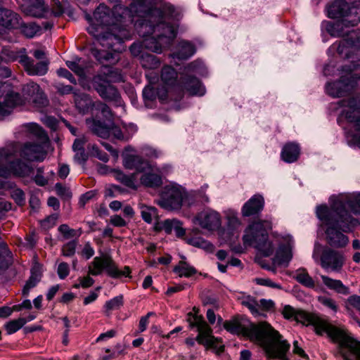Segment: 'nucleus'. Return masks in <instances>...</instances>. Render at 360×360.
<instances>
[{"label":"nucleus","mask_w":360,"mask_h":360,"mask_svg":"<svg viewBox=\"0 0 360 360\" xmlns=\"http://www.w3.org/2000/svg\"><path fill=\"white\" fill-rule=\"evenodd\" d=\"M272 228L269 221H257L250 224L243 237L245 245L255 247L265 257L273 254L274 247L268 240V231Z\"/></svg>","instance_id":"obj_7"},{"label":"nucleus","mask_w":360,"mask_h":360,"mask_svg":"<svg viewBox=\"0 0 360 360\" xmlns=\"http://www.w3.org/2000/svg\"><path fill=\"white\" fill-rule=\"evenodd\" d=\"M146 77L148 78L150 84L146 86L143 89V96L146 101H153L158 96H159V93H158L157 89L153 85V82H155L158 79V77L155 76V77L153 78V81H152V78L151 79L149 78L148 75H146ZM160 98L161 99H162L163 96L162 95L160 96Z\"/></svg>","instance_id":"obj_36"},{"label":"nucleus","mask_w":360,"mask_h":360,"mask_svg":"<svg viewBox=\"0 0 360 360\" xmlns=\"http://www.w3.org/2000/svg\"><path fill=\"white\" fill-rule=\"evenodd\" d=\"M75 103L79 112L87 113L93 107V101L91 97L86 94L74 92Z\"/></svg>","instance_id":"obj_27"},{"label":"nucleus","mask_w":360,"mask_h":360,"mask_svg":"<svg viewBox=\"0 0 360 360\" xmlns=\"http://www.w3.org/2000/svg\"><path fill=\"white\" fill-rule=\"evenodd\" d=\"M86 123L91 131L98 136L105 139L110 136V125L104 124L94 119L87 120Z\"/></svg>","instance_id":"obj_29"},{"label":"nucleus","mask_w":360,"mask_h":360,"mask_svg":"<svg viewBox=\"0 0 360 360\" xmlns=\"http://www.w3.org/2000/svg\"><path fill=\"white\" fill-rule=\"evenodd\" d=\"M26 323L27 320L25 318L12 320L5 325V329L7 333L11 335L20 330Z\"/></svg>","instance_id":"obj_45"},{"label":"nucleus","mask_w":360,"mask_h":360,"mask_svg":"<svg viewBox=\"0 0 360 360\" xmlns=\"http://www.w3.org/2000/svg\"><path fill=\"white\" fill-rule=\"evenodd\" d=\"M21 65L26 72L30 75H44L49 70V60H44L34 63L32 58L28 56H23L21 58Z\"/></svg>","instance_id":"obj_21"},{"label":"nucleus","mask_w":360,"mask_h":360,"mask_svg":"<svg viewBox=\"0 0 360 360\" xmlns=\"http://www.w3.org/2000/svg\"><path fill=\"white\" fill-rule=\"evenodd\" d=\"M190 327L197 328L198 335L196 341L207 347H216L218 342L217 338L212 335V330L204 321L201 316L195 315L188 319Z\"/></svg>","instance_id":"obj_17"},{"label":"nucleus","mask_w":360,"mask_h":360,"mask_svg":"<svg viewBox=\"0 0 360 360\" xmlns=\"http://www.w3.org/2000/svg\"><path fill=\"white\" fill-rule=\"evenodd\" d=\"M58 231L61 233L65 239H70L72 238H79L82 233V229H73L68 226L67 224H62L58 227Z\"/></svg>","instance_id":"obj_44"},{"label":"nucleus","mask_w":360,"mask_h":360,"mask_svg":"<svg viewBox=\"0 0 360 360\" xmlns=\"http://www.w3.org/2000/svg\"><path fill=\"white\" fill-rule=\"evenodd\" d=\"M352 341L356 343V348L354 349H348L346 352V355L342 352H340L345 360H360V342L352 339Z\"/></svg>","instance_id":"obj_51"},{"label":"nucleus","mask_w":360,"mask_h":360,"mask_svg":"<svg viewBox=\"0 0 360 360\" xmlns=\"http://www.w3.org/2000/svg\"><path fill=\"white\" fill-rule=\"evenodd\" d=\"M300 149L297 144L288 143L284 146L281 151V158L283 161L291 163L295 162L300 155Z\"/></svg>","instance_id":"obj_28"},{"label":"nucleus","mask_w":360,"mask_h":360,"mask_svg":"<svg viewBox=\"0 0 360 360\" xmlns=\"http://www.w3.org/2000/svg\"><path fill=\"white\" fill-rule=\"evenodd\" d=\"M157 1L132 0L129 6L117 4L112 8L101 4L95 9L93 16L86 13L85 18L89 24L86 30L95 39L91 55L101 63H116V52L122 51L124 41L131 38L129 26L137 17L150 20L153 15L148 12Z\"/></svg>","instance_id":"obj_1"},{"label":"nucleus","mask_w":360,"mask_h":360,"mask_svg":"<svg viewBox=\"0 0 360 360\" xmlns=\"http://www.w3.org/2000/svg\"><path fill=\"white\" fill-rule=\"evenodd\" d=\"M157 203L167 210H179L184 204L188 206L193 205V202L189 200L188 193L177 184L166 186Z\"/></svg>","instance_id":"obj_11"},{"label":"nucleus","mask_w":360,"mask_h":360,"mask_svg":"<svg viewBox=\"0 0 360 360\" xmlns=\"http://www.w3.org/2000/svg\"><path fill=\"white\" fill-rule=\"evenodd\" d=\"M114 72L107 65L102 72L94 76L91 84L98 95L104 100L112 102L116 106H122L123 101L117 88L111 84Z\"/></svg>","instance_id":"obj_10"},{"label":"nucleus","mask_w":360,"mask_h":360,"mask_svg":"<svg viewBox=\"0 0 360 360\" xmlns=\"http://www.w3.org/2000/svg\"><path fill=\"white\" fill-rule=\"evenodd\" d=\"M22 92L25 98H22L18 93L10 91V86L8 84L4 83L0 85V94L3 97L6 96L8 94H18L19 97L22 100L21 104L15 105L14 108L22 105L25 103V101L32 102L37 107H43L48 104V100L40 89V86L32 82L24 85L22 88Z\"/></svg>","instance_id":"obj_13"},{"label":"nucleus","mask_w":360,"mask_h":360,"mask_svg":"<svg viewBox=\"0 0 360 360\" xmlns=\"http://www.w3.org/2000/svg\"><path fill=\"white\" fill-rule=\"evenodd\" d=\"M41 277V274L39 271L35 269L32 270L31 276L22 289V295L24 296L28 295L30 290L37 285V284L39 282Z\"/></svg>","instance_id":"obj_38"},{"label":"nucleus","mask_w":360,"mask_h":360,"mask_svg":"<svg viewBox=\"0 0 360 360\" xmlns=\"http://www.w3.org/2000/svg\"><path fill=\"white\" fill-rule=\"evenodd\" d=\"M224 328L233 334L242 335L258 344L269 359L289 360L287 354L290 345L270 324H258L233 319L224 323Z\"/></svg>","instance_id":"obj_4"},{"label":"nucleus","mask_w":360,"mask_h":360,"mask_svg":"<svg viewBox=\"0 0 360 360\" xmlns=\"http://www.w3.org/2000/svg\"><path fill=\"white\" fill-rule=\"evenodd\" d=\"M113 173L115 178L124 186L134 189L137 188V173L127 175L120 170H115Z\"/></svg>","instance_id":"obj_32"},{"label":"nucleus","mask_w":360,"mask_h":360,"mask_svg":"<svg viewBox=\"0 0 360 360\" xmlns=\"http://www.w3.org/2000/svg\"><path fill=\"white\" fill-rule=\"evenodd\" d=\"M11 197L19 205L22 204L25 200V193L19 188L13 189L11 191Z\"/></svg>","instance_id":"obj_64"},{"label":"nucleus","mask_w":360,"mask_h":360,"mask_svg":"<svg viewBox=\"0 0 360 360\" xmlns=\"http://www.w3.org/2000/svg\"><path fill=\"white\" fill-rule=\"evenodd\" d=\"M44 173V168L43 167H39L37 170V174L34 177V180L35 183L41 186H45L47 184L48 181L47 179L43 176Z\"/></svg>","instance_id":"obj_62"},{"label":"nucleus","mask_w":360,"mask_h":360,"mask_svg":"<svg viewBox=\"0 0 360 360\" xmlns=\"http://www.w3.org/2000/svg\"><path fill=\"white\" fill-rule=\"evenodd\" d=\"M193 222L202 229L209 231H215L221 226V217L220 214L212 209H205L196 214Z\"/></svg>","instance_id":"obj_18"},{"label":"nucleus","mask_w":360,"mask_h":360,"mask_svg":"<svg viewBox=\"0 0 360 360\" xmlns=\"http://www.w3.org/2000/svg\"><path fill=\"white\" fill-rule=\"evenodd\" d=\"M318 300L321 304H322L325 307L330 309L333 311H337L338 306L333 299L325 296H321L318 297Z\"/></svg>","instance_id":"obj_58"},{"label":"nucleus","mask_w":360,"mask_h":360,"mask_svg":"<svg viewBox=\"0 0 360 360\" xmlns=\"http://www.w3.org/2000/svg\"><path fill=\"white\" fill-rule=\"evenodd\" d=\"M360 22V8H354L350 15H346V18H340L335 22L323 21L322 27L332 37H344L349 32L345 31L344 27H354Z\"/></svg>","instance_id":"obj_14"},{"label":"nucleus","mask_w":360,"mask_h":360,"mask_svg":"<svg viewBox=\"0 0 360 360\" xmlns=\"http://www.w3.org/2000/svg\"><path fill=\"white\" fill-rule=\"evenodd\" d=\"M330 207L319 205L316 207V216L325 226L326 240L335 248H343L349 243V238L343 232H349L356 226L359 221L353 214H360V192L342 193L330 198Z\"/></svg>","instance_id":"obj_3"},{"label":"nucleus","mask_w":360,"mask_h":360,"mask_svg":"<svg viewBox=\"0 0 360 360\" xmlns=\"http://www.w3.org/2000/svg\"><path fill=\"white\" fill-rule=\"evenodd\" d=\"M4 54L7 56L8 60L10 61L18 60L21 64V58L23 56H27L25 49H21L18 51L5 50Z\"/></svg>","instance_id":"obj_49"},{"label":"nucleus","mask_w":360,"mask_h":360,"mask_svg":"<svg viewBox=\"0 0 360 360\" xmlns=\"http://www.w3.org/2000/svg\"><path fill=\"white\" fill-rule=\"evenodd\" d=\"M88 149L91 152V154L93 156L96 157L101 161L106 162L108 161V155L106 153L101 151L97 146L95 144H89L88 146Z\"/></svg>","instance_id":"obj_54"},{"label":"nucleus","mask_w":360,"mask_h":360,"mask_svg":"<svg viewBox=\"0 0 360 360\" xmlns=\"http://www.w3.org/2000/svg\"><path fill=\"white\" fill-rule=\"evenodd\" d=\"M77 245V241L75 240L69 241L64 244L61 249L62 255L64 257H72L75 254Z\"/></svg>","instance_id":"obj_52"},{"label":"nucleus","mask_w":360,"mask_h":360,"mask_svg":"<svg viewBox=\"0 0 360 360\" xmlns=\"http://www.w3.org/2000/svg\"><path fill=\"white\" fill-rule=\"evenodd\" d=\"M56 193L58 195L65 198H70L72 193L68 188L63 186L61 184L57 183L55 186Z\"/></svg>","instance_id":"obj_61"},{"label":"nucleus","mask_w":360,"mask_h":360,"mask_svg":"<svg viewBox=\"0 0 360 360\" xmlns=\"http://www.w3.org/2000/svg\"><path fill=\"white\" fill-rule=\"evenodd\" d=\"M140 210L141 217L146 223L150 224L153 219L158 217V210L154 207L141 205Z\"/></svg>","instance_id":"obj_42"},{"label":"nucleus","mask_w":360,"mask_h":360,"mask_svg":"<svg viewBox=\"0 0 360 360\" xmlns=\"http://www.w3.org/2000/svg\"><path fill=\"white\" fill-rule=\"evenodd\" d=\"M110 135L118 140L127 141L130 139V136L122 134L121 129L112 124L110 125Z\"/></svg>","instance_id":"obj_59"},{"label":"nucleus","mask_w":360,"mask_h":360,"mask_svg":"<svg viewBox=\"0 0 360 360\" xmlns=\"http://www.w3.org/2000/svg\"><path fill=\"white\" fill-rule=\"evenodd\" d=\"M139 174H141L139 177L140 183L146 187L157 188L162 183L161 171L150 163L149 167Z\"/></svg>","instance_id":"obj_20"},{"label":"nucleus","mask_w":360,"mask_h":360,"mask_svg":"<svg viewBox=\"0 0 360 360\" xmlns=\"http://www.w3.org/2000/svg\"><path fill=\"white\" fill-rule=\"evenodd\" d=\"M58 217V215L56 214L49 216L47 218L41 221V227L46 230L53 227L56 225Z\"/></svg>","instance_id":"obj_57"},{"label":"nucleus","mask_w":360,"mask_h":360,"mask_svg":"<svg viewBox=\"0 0 360 360\" xmlns=\"http://www.w3.org/2000/svg\"><path fill=\"white\" fill-rule=\"evenodd\" d=\"M123 165L126 169H135V173L138 174L149 167V162L143 160L140 155L127 154L123 158Z\"/></svg>","instance_id":"obj_25"},{"label":"nucleus","mask_w":360,"mask_h":360,"mask_svg":"<svg viewBox=\"0 0 360 360\" xmlns=\"http://www.w3.org/2000/svg\"><path fill=\"white\" fill-rule=\"evenodd\" d=\"M331 48L335 49L339 55L345 58H349L352 53L356 51V59L360 60V30L349 32L345 39L335 43Z\"/></svg>","instance_id":"obj_16"},{"label":"nucleus","mask_w":360,"mask_h":360,"mask_svg":"<svg viewBox=\"0 0 360 360\" xmlns=\"http://www.w3.org/2000/svg\"><path fill=\"white\" fill-rule=\"evenodd\" d=\"M186 75L181 77V83L184 89L191 95L203 96L205 93V87L195 77L190 75L191 73L203 75L205 65L202 61L195 60L185 67Z\"/></svg>","instance_id":"obj_12"},{"label":"nucleus","mask_w":360,"mask_h":360,"mask_svg":"<svg viewBox=\"0 0 360 360\" xmlns=\"http://www.w3.org/2000/svg\"><path fill=\"white\" fill-rule=\"evenodd\" d=\"M57 273L60 279H65L70 273V267L68 263L60 262L58 264Z\"/></svg>","instance_id":"obj_60"},{"label":"nucleus","mask_w":360,"mask_h":360,"mask_svg":"<svg viewBox=\"0 0 360 360\" xmlns=\"http://www.w3.org/2000/svg\"><path fill=\"white\" fill-rule=\"evenodd\" d=\"M294 278L298 283L305 287L309 288H314L315 287L314 281L304 268H300L296 270Z\"/></svg>","instance_id":"obj_34"},{"label":"nucleus","mask_w":360,"mask_h":360,"mask_svg":"<svg viewBox=\"0 0 360 360\" xmlns=\"http://www.w3.org/2000/svg\"><path fill=\"white\" fill-rule=\"evenodd\" d=\"M20 17L11 10L0 9V25L7 29H16Z\"/></svg>","instance_id":"obj_26"},{"label":"nucleus","mask_w":360,"mask_h":360,"mask_svg":"<svg viewBox=\"0 0 360 360\" xmlns=\"http://www.w3.org/2000/svg\"><path fill=\"white\" fill-rule=\"evenodd\" d=\"M338 104L342 108L341 116L352 124L353 129L347 132V142L360 148V98L342 100Z\"/></svg>","instance_id":"obj_9"},{"label":"nucleus","mask_w":360,"mask_h":360,"mask_svg":"<svg viewBox=\"0 0 360 360\" xmlns=\"http://www.w3.org/2000/svg\"><path fill=\"white\" fill-rule=\"evenodd\" d=\"M177 78V73L171 66L163 67L161 72V79L167 85L173 84Z\"/></svg>","instance_id":"obj_40"},{"label":"nucleus","mask_w":360,"mask_h":360,"mask_svg":"<svg viewBox=\"0 0 360 360\" xmlns=\"http://www.w3.org/2000/svg\"><path fill=\"white\" fill-rule=\"evenodd\" d=\"M28 131L37 139V142H27L21 148L20 155L29 161H43L46 156V148L49 137L38 124L32 123L27 126Z\"/></svg>","instance_id":"obj_8"},{"label":"nucleus","mask_w":360,"mask_h":360,"mask_svg":"<svg viewBox=\"0 0 360 360\" xmlns=\"http://www.w3.org/2000/svg\"><path fill=\"white\" fill-rule=\"evenodd\" d=\"M123 304V297L119 295L107 301L104 305L105 313L109 315L110 311L119 309Z\"/></svg>","instance_id":"obj_46"},{"label":"nucleus","mask_w":360,"mask_h":360,"mask_svg":"<svg viewBox=\"0 0 360 360\" xmlns=\"http://www.w3.org/2000/svg\"><path fill=\"white\" fill-rule=\"evenodd\" d=\"M140 63L145 69L155 70L160 67L161 62L157 56L146 53L141 56Z\"/></svg>","instance_id":"obj_35"},{"label":"nucleus","mask_w":360,"mask_h":360,"mask_svg":"<svg viewBox=\"0 0 360 360\" xmlns=\"http://www.w3.org/2000/svg\"><path fill=\"white\" fill-rule=\"evenodd\" d=\"M356 6H350L344 0H337L326 7L328 16L330 18H346L352 10Z\"/></svg>","instance_id":"obj_23"},{"label":"nucleus","mask_w":360,"mask_h":360,"mask_svg":"<svg viewBox=\"0 0 360 360\" xmlns=\"http://www.w3.org/2000/svg\"><path fill=\"white\" fill-rule=\"evenodd\" d=\"M323 283L329 289L333 290L338 293L347 295L349 293L348 288L343 285L341 281L333 279L326 276H321Z\"/></svg>","instance_id":"obj_33"},{"label":"nucleus","mask_w":360,"mask_h":360,"mask_svg":"<svg viewBox=\"0 0 360 360\" xmlns=\"http://www.w3.org/2000/svg\"><path fill=\"white\" fill-rule=\"evenodd\" d=\"M148 13L153 15L150 20L146 17H137L134 22L139 34L143 37L142 44L135 42L129 48L135 57L146 54L143 47L160 53L170 46L176 37V28L169 20H179L181 12L179 10L170 4H164L161 8L153 4Z\"/></svg>","instance_id":"obj_2"},{"label":"nucleus","mask_w":360,"mask_h":360,"mask_svg":"<svg viewBox=\"0 0 360 360\" xmlns=\"http://www.w3.org/2000/svg\"><path fill=\"white\" fill-rule=\"evenodd\" d=\"M18 28L20 30L22 34L28 38L34 37L40 30V27L35 23H21L20 20H19V26L16 29Z\"/></svg>","instance_id":"obj_39"},{"label":"nucleus","mask_w":360,"mask_h":360,"mask_svg":"<svg viewBox=\"0 0 360 360\" xmlns=\"http://www.w3.org/2000/svg\"><path fill=\"white\" fill-rule=\"evenodd\" d=\"M264 205V200L259 194L254 195L243 206L241 212L244 217H250L261 212Z\"/></svg>","instance_id":"obj_24"},{"label":"nucleus","mask_w":360,"mask_h":360,"mask_svg":"<svg viewBox=\"0 0 360 360\" xmlns=\"http://www.w3.org/2000/svg\"><path fill=\"white\" fill-rule=\"evenodd\" d=\"M141 153L148 158H157L162 154L161 151L146 145L141 148Z\"/></svg>","instance_id":"obj_53"},{"label":"nucleus","mask_w":360,"mask_h":360,"mask_svg":"<svg viewBox=\"0 0 360 360\" xmlns=\"http://www.w3.org/2000/svg\"><path fill=\"white\" fill-rule=\"evenodd\" d=\"M180 277H190L196 273V269L186 262L181 261L174 269Z\"/></svg>","instance_id":"obj_37"},{"label":"nucleus","mask_w":360,"mask_h":360,"mask_svg":"<svg viewBox=\"0 0 360 360\" xmlns=\"http://www.w3.org/2000/svg\"><path fill=\"white\" fill-rule=\"evenodd\" d=\"M187 243L194 247L202 248L207 252H212L214 249V245L211 243L201 237L188 238Z\"/></svg>","instance_id":"obj_41"},{"label":"nucleus","mask_w":360,"mask_h":360,"mask_svg":"<svg viewBox=\"0 0 360 360\" xmlns=\"http://www.w3.org/2000/svg\"><path fill=\"white\" fill-rule=\"evenodd\" d=\"M207 188V185H205L200 190L188 193L190 202H193V204L194 199H198L201 202H208L210 201L209 197L205 194L204 191Z\"/></svg>","instance_id":"obj_48"},{"label":"nucleus","mask_w":360,"mask_h":360,"mask_svg":"<svg viewBox=\"0 0 360 360\" xmlns=\"http://www.w3.org/2000/svg\"><path fill=\"white\" fill-rule=\"evenodd\" d=\"M343 262V256L330 249H326L321 257V266L324 269L330 268L333 270H338L342 267Z\"/></svg>","instance_id":"obj_22"},{"label":"nucleus","mask_w":360,"mask_h":360,"mask_svg":"<svg viewBox=\"0 0 360 360\" xmlns=\"http://www.w3.org/2000/svg\"><path fill=\"white\" fill-rule=\"evenodd\" d=\"M54 88L57 92L60 95L70 94L72 93L74 94V89L70 85H65L60 82H55L53 84Z\"/></svg>","instance_id":"obj_55"},{"label":"nucleus","mask_w":360,"mask_h":360,"mask_svg":"<svg viewBox=\"0 0 360 360\" xmlns=\"http://www.w3.org/2000/svg\"><path fill=\"white\" fill-rule=\"evenodd\" d=\"M257 316L261 315L262 311H271L274 309V302L271 300L260 299L257 300Z\"/></svg>","instance_id":"obj_50"},{"label":"nucleus","mask_w":360,"mask_h":360,"mask_svg":"<svg viewBox=\"0 0 360 360\" xmlns=\"http://www.w3.org/2000/svg\"><path fill=\"white\" fill-rule=\"evenodd\" d=\"M80 60V58L75 57L73 60H68L65 63L68 68L76 75L79 77H84L85 75V72L84 68L79 64Z\"/></svg>","instance_id":"obj_47"},{"label":"nucleus","mask_w":360,"mask_h":360,"mask_svg":"<svg viewBox=\"0 0 360 360\" xmlns=\"http://www.w3.org/2000/svg\"><path fill=\"white\" fill-rule=\"evenodd\" d=\"M359 78L360 77L356 75H350L349 77L343 76L339 81L328 83L326 86V92L333 97L342 96L355 86Z\"/></svg>","instance_id":"obj_19"},{"label":"nucleus","mask_w":360,"mask_h":360,"mask_svg":"<svg viewBox=\"0 0 360 360\" xmlns=\"http://www.w3.org/2000/svg\"><path fill=\"white\" fill-rule=\"evenodd\" d=\"M96 109L100 111L102 115L108 120H112L113 117L112 112L108 105L103 103H98Z\"/></svg>","instance_id":"obj_56"},{"label":"nucleus","mask_w":360,"mask_h":360,"mask_svg":"<svg viewBox=\"0 0 360 360\" xmlns=\"http://www.w3.org/2000/svg\"><path fill=\"white\" fill-rule=\"evenodd\" d=\"M295 320L304 325H312L319 335L326 333L333 341L338 343L339 352H342L345 355L348 349L356 348V343L353 342L352 338L347 335L342 330L331 325L316 314L299 310L297 311Z\"/></svg>","instance_id":"obj_6"},{"label":"nucleus","mask_w":360,"mask_h":360,"mask_svg":"<svg viewBox=\"0 0 360 360\" xmlns=\"http://www.w3.org/2000/svg\"><path fill=\"white\" fill-rule=\"evenodd\" d=\"M175 223L177 224V219H166L162 224V229L169 234L174 230Z\"/></svg>","instance_id":"obj_63"},{"label":"nucleus","mask_w":360,"mask_h":360,"mask_svg":"<svg viewBox=\"0 0 360 360\" xmlns=\"http://www.w3.org/2000/svg\"><path fill=\"white\" fill-rule=\"evenodd\" d=\"M239 300L242 305L248 308L254 316H257L258 304L257 300L255 297L250 295H245L242 296Z\"/></svg>","instance_id":"obj_43"},{"label":"nucleus","mask_w":360,"mask_h":360,"mask_svg":"<svg viewBox=\"0 0 360 360\" xmlns=\"http://www.w3.org/2000/svg\"><path fill=\"white\" fill-rule=\"evenodd\" d=\"M17 151L15 143H11L0 149V176L6 178L11 174L19 176H30L33 174V168L20 160H13ZM2 182L0 180V188ZM11 209V204L8 202H0V211H8ZM9 255L6 244L0 241V271L6 269L10 262L6 259Z\"/></svg>","instance_id":"obj_5"},{"label":"nucleus","mask_w":360,"mask_h":360,"mask_svg":"<svg viewBox=\"0 0 360 360\" xmlns=\"http://www.w3.org/2000/svg\"><path fill=\"white\" fill-rule=\"evenodd\" d=\"M294 242L292 238H289L286 245L280 246L276 252V259L281 264H288L292 258V249Z\"/></svg>","instance_id":"obj_30"},{"label":"nucleus","mask_w":360,"mask_h":360,"mask_svg":"<svg viewBox=\"0 0 360 360\" xmlns=\"http://www.w3.org/2000/svg\"><path fill=\"white\" fill-rule=\"evenodd\" d=\"M113 278L129 276L131 272L129 266H124V270H119L113 261L109 257H96L89 266V274L93 276L101 274L103 270Z\"/></svg>","instance_id":"obj_15"},{"label":"nucleus","mask_w":360,"mask_h":360,"mask_svg":"<svg viewBox=\"0 0 360 360\" xmlns=\"http://www.w3.org/2000/svg\"><path fill=\"white\" fill-rule=\"evenodd\" d=\"M195 52V46L190 42L181 41L178 45V50L172 56L179 60H186Z\"/></svg>","instance_id":"obj_31"}]
</instances>
